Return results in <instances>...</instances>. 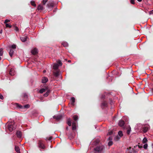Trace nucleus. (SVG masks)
Here are the masks:
<instances>
[{
	"instance_id": "nucleus-1",
	"label": "nucleus",
	"mask_w": 153,
	"mask_h": 153,
	"mask_svg": "<svg viewBox=\"0 0 153 153\" xmlns=\"http://www.w3.org/2000/svg\"><path fill=\"white\" fill-rule=\"evenodd\" d=\"M16 128V126L13 121L9 123L8 125V129L10 131H12L15 129Z\"/></svg>"
},
{
	"instance_id": "nucleus-2",
	"label": "nucleus",
	"mask_w": 153,
	"mask_h": 153,
	"mask_svg": "<svg viewBox=\"0 0 153 153\" xmlns=\"http://www.w3.org/2000/svg\"><path fill=\"white\" fill-rule=\"evenodd\" d=\"M104 147V146L102 145L97 146L94 148V150L97 152H101L103 150Z\"/></svg>"
},
{
	"instance_id": "nucleus-3",
	"label": "nucleus",
	"mask_w": 153,
	"mask_h": 153,
	"mask_svg": "<svg viewBox=\"0 0 153 153\" xmlns=\"http://www.w3.org/2000/svg\"><path fill=\"white\" fill-rule=\"evenodd\" d=\"M38 144V146L40 148L42 149H45V146L44 145V143L42 141H39Z\"/></svg>"
},
{
	"instance_id": "nucleus-4",
	"label": "nucleus",
	"mask_w": 153,
	"mask_h": 153,
	"mask_svg": "<svg viewBox=\"0 0 153 153\" xmlns=\"http://www.w3.org/2000/svg\"><path fill=\"white\" fill-rule=\"evenodd\" d=\"M149 128V125H145L143 128V131L144 133L146 132Z\"/></svg>"
},
{
	"instance_id": "nucleus-5",
	"label": "nucleus",
	"mask_w": 153,
	"mask_h": 153,
	"mask_svg": "<svg viewBox=\"0 0 153 153\" xmlns=\"http://www.w3.org/2000/svg\"><path fill=\"white\" fill-rule=\"evenodd\" d=\"M53 117L57 121H59L62 118V116L61 115H55Z\"/></svg>"
},
{
	"instance_id": "nucleus-6",
	"label": "nucleus",
	"mask_w": 153,
	"mask_h": 153,
	"mask_svg": "<svg viewBox=\"0 0 153 153\" xmlns=\"http://www.w3.org/2000/svg\"><path fill=\"white\" fill-rule=\"evenodd\" d=\"M108 106V103L107 102L105 101H103L101 105V106L102 109L104 108L105 107H107Z\"/></svg>"
},
{
	"instance_id": "nucleus-7",
	"label": "nucleus",
	"mask_w": 153,
	"mask_h": 153,
	"mask_svg": "<svg viewBox=\"0 0 153 153\" xmlns=\"http://www.w3.org/2000/svg\"><path fill=\"white\" fill-rule=\"evenodd\" d=\"M31 53L33 55H35L38 53V50L36 48H34L31 51Z\"/></svg>"
},
{
	"instance_id": "nucleus-8",
	"label": "nucleus",
	"mask_w": 153,
	"mask_h": 153,
	"mask_svg": "<svg viewBox=\"0 0 153 153\" xmlns=\"http://www.w3.org/2000/svg\"><path fill=\"white\" fill-rule=\"evenodd\" d=\"M27 36H23L20 37L21 40L23 42H25L27 40Z\"/></svg>"
},
{
	"instance_id": "nucleus-9",
	"label": "nucleus",
	"mask_w": 153,
	"mask_h": 153,
	"mask_svg": "<svg viewBox=\"0 0 153 153\" xmlns=\"http://www.w3.org/2000/svg\"><path fill=\"white\" fill-rule=\"evenodd\" d=\"M59 71L58 70H55L53 72V74L54 76L56 77H58L59 75Z\"/></svg>"
},
{
	"instance_id": "nucleus-10",
	"label": "nucleus",
	"mask_w": 153,
	"mask_h": 153,
	"mask_svg": "<svg viewBox=\"0 0 153 153\" xmlns=\"http://www.w3.org/2000/svg\"><path fill=\"white\" fill-rule=\"evenodd\" d=\"M125 124V122L123 120H120L118 123L119 126L121 127L123 126Z\"/></svg>"
},
{
	"instance_id": "nucleus-11",
	"label": "nucleus",
	"mask_w": 153,
	"mask_h": 153,
	"mask_svg": "<svg viewBox=\"0 0 153 153\" xmlns=\"http://www.w3.org/2000/svg\"><path fill=\"white\" fill-rule=\"evenodd\" d=\"M9 74L11 76H13L15 74V71L13 68H12L9 71Z\"/></svg>"
},
{
	"instance_id": "nucleus-12",
	"label": "nucleus",
	"mask_w": 153,
	"mask_h": 153,
	"mask_svg": "<svg viewBox=\"0 0 153 153\" xmlns=\"http://www.w3.org/2000/svg\"><path fill=\"white\" fill-rule=\"evenodd\" d=\"M54 6V3L53 2H49L47 5L48 8H51L52 9Z\"/></svg>"
},
{
	"instance_id": "nucleus-13",
	"label": "nucleus",
	"mask_w": 153,
	"mask_h": 153,
	"mask_svg": "<svg viewBox=\"0 0 153 153\" xmlns=\"http://www.w3.org/2000/svg\"><path fill=\"white\" fill-rule=\"evenodd\" d=\"M16 135L18 137L20 138L22 137V132L20 131H18L16 133Z\"/></svg>"
},
{
	"instance_id": "nucleus-14",
	"label": "nucleus",
	"mask_w": 153,
	"mask_h": 153,
	"mask_svg": "<svg viewBox=\"0 0 153 153\" xmlns=\"http://www.w3.org/2000/svg\"><path fill=\"white\" fill-rule=\"evenodd\" d=\"M48 81V79L47 77H44L42 79V83H45L47 82Z\"/></svg>"
},
{
	"instance_id": "nucleus-15",
	"label": "nucleus",
	"mask_w": 153,
	"mask_h": 153,
	"mask_svg": "<svg viewBox=\"0 0 153 153\" xmlns=\"http://www.w3.org/2000/svg\"><path fill=\"white\" fill-rule=\"evenodd\" d=\"M15 105L16 106V107L20 109H22L23 108V106H22V105L19 104L17 103H16L15 104Z\"/></svg>"
},
{
	"instance_id": "nucleus-16",
	"label": "nucleus",
	"mask_w": 153,
	"mask_h": 153,
	"mask_svg": "<svg viewBox=\"0 0 153 153\" xmlns=\"http://www.w3.org/2000/svg\"><path fill=\"white\" fill-rule=\"evenodd\" d=\"M14 51L13 50L10 49L9 52V54L10 57H12L14 54Z\"/></svg>"
},
{
	"instance_id": "nucleus-17",
	"label": "nucleus",
	"mask_w": 153,
	"mask_h": 153,
	"mask_svg": "<svg viewBox=\"0 0 153 153\" xmlns=\"http://www.w3.org/2000/svg\"><path fill=\"white\" fill-rule=\"evenodd\" d=\"M15 151L17 153H20L19 148L18 146H15Z\"/></svg>"
},
{
	"instance_id": "nucleus-18",
	"label": "nucleus",
	"mask_w": 153,
	"mask_h": 153,
	"mask_svg": "<svg viewBox=\"0 0 153 153\" xmlns=\"http://www.w3.org/2000/svg\"><path fill=\"white\" fill-rule=\"evenodd\" d=\"M59 66V65L57 64H54L53 68L55 70H58V68Z\"/></svg>"
},
{
	"instance_id": "nucleus-19",
	"label": "nucleus",
	"mask_w": 153,
	"mask_h": 153,
	"mask_svg": "<svg viewBox=\"0 0 153 153\" xmlns=\"http://www.w3.org/2000/svg\"><path fill=\"white\" fill-rule=\"evenodd\" d=\"M75 122H74L72 123V129L73 130H75L76 129V125Z\"/></svg>"
},
{
	"instance_id": "nucleus-20",
	"label": "nucleus",
	"mask_w": 153,
	"mask_h": 153,
	"mask_svg": "<svg viewBox=\"0 0 153 153\" xmlns=\"http://www.w3.org/2000/svg\"><path fill=\"white\" fill-rule=\"evenodd\" d=\"M131 131V128L130 126H128L127 128V133L128 134H129Z\"/></svg>"
},
{
	"instance_id": "nucleus-21",
	"label": "nucleus",
	"mask_w": 153,
	"mask_h": 153,
	"mask_svg": "<svg viewBox=\"0 0 153 153\" xmlns=\"http://www.w3.org/2000/svg\"><path fill=\"white\" fill-rule=\"evenodd\" d=\"M71 104L72 105H74V103L75 101V99L74 97H72L71 98Z\"/></svg>"
},
{
	"instance_id": "nucleus-22",
	"label": "nucleus",
	"mask_w": 153,
	"mask_h": 153,
	"mask_svg": "<svg viewBox=\"0 0 153 153\" xmlns=\"http://www.w3.org/2000/svg\"><path fill=\"white\" fill-rule=\"evenodd\" d=\"M67 124L69 126H71V119L70 118H69L67 119Z\"/></svg>"
},
{
	"instance_id": "nucleus-23",
	"label": "nucleus",
	"mask_w": 153,
	"mask_h": 153,
	"mask_svg": "<svg viewBox=\"0 0 153 153\" xmlns=\"http://www.w3.org/2000/svg\"><path fill=\"white\" fill-rule=\"evenodd\" d=\"M47 88H42L39 91V92L41 93V94H42V93L43 92H44L45 91L47 90Z\"/></svg>"
},
{
	"instance_id": "nucleus-24",
	"label": "nucleus",
	"mask_w": 153,
	"mask_h": 153,
	"mask_svg": "<svg viewBox=\"0 0 153 153\" xmlns=\"http://www.w3.org/2000/svg\"><path fill=\"white\" fill-rule=\"evenodd\" d=\"M37 9L39 10H43V6L41 5H39Z\"/></svg>"
},
{
	"instance_id": "nucleus-25",
	"label": "nucleus",
	"mask_w": 153,
	"mask_h": 153,
	"mask_svg": "<svg viewBox=\"0 0 153 153\" xmlns=\"http://www.w3.org/2000/svg\"><path fill=\"white\" fill-rule=\"evenodd\" d=\"M50 92V90H48L47 92L44 94V96L45 97H47L48 95L49 94Z\"/></svg>"
},
{
	"instance_id": "nucleus-26",
	"label": "nucleus",
	"mask_w": 153,
	"mask_h": 153,
	"mask_svg": "<svg viewBox=\"0 0 153 153\" xmlns=\"http://www.w3.org/2000/svg\"><path fill=\"white\" fill-rule=\"evenodd\" d=\"M62 45L65 47H67L68 46V44L67 42H64L62 43Z\"/></svg>"
},
{
	"instance_id": "nucleus-27",
	"label": "nucleus",
	"mask_w": 153,
	"mask_h": 153,
	"mask_svg": "<svg viewBox=\"0 0 153 153\" xmlns=\"http://www.w3.org/2000/svg\"><path fill=\"white\" fill-rule=\"evenodd\" d=\"M6 27V28H11L12 27V26L10 24H5Z\"/></svg>"
},
{
	"instance_id": "nucleus-28",
	"label": "nucleus",
	"mask_w": 153,
	"mask_h": 153,
	"mask_svg": "<svg viewBox=\"0 0 153 153\" xmlns=\"http://www.w3.org/2000/svg\"><path fill=\"white\" fill-rule=\"evenodd\" d=\"M131 147H130L129 149L127 148L125 153H132V151L131 150Z\"/></svg>"
},
{
	"instance_id": "nucleus-29",
	"label": "nucleus",
	"mask_w": 153,
	"mask_h": 153,
	"mask_svg": "<svg viewBox=\"0 0 153 153\" xmlns=\"http://www.w3.org/2000/svg\"><path fill=\"white\" fill-rule=\"evenodd\" d=\"M23 97L24 100L25 101L26 100L28 97L27 95L26 94H24Z\"/></svg>"
},
{
	"instance_id": "nucleus-30",
	"label": "nucleus",
	"mask_w": 153,
	"mask_h": 153,
	"mask_svg": "<svg viewBox=\"0 0 153 153\" xmlns=\"http://www.w3.org/2000/svg\"><path fill=\"white\" fill-rule=\"evenodd\" d=\"M30 3L31 5L33 6L34 7H36V4L35 3V2L34 1H31L30 2Z\"/></svg>"
},
{
	"instance_id": "nucleus-31",
	"label": "nucleus",
	"mask_w": 153,
	"mask_h": 153,
	"mask_svg": "<svg viewBox=\"0 0 153 153\" xmlns=\"http://www.w3.org/2000/svg\"><path fill=\"white\" fill-rule=\"evenodd\" d=\"M16 45L15 44L12 45L11 46L10 48H12V49H15L16 48Z\"/></svg>"
},
{
	"instance_id": "nucleus-32",
	"label": "nucleus",
	"mask_w": 153,
	"mask_h": 153,
	"mask_svg": "<svg viewBox=\"0 0 153 153\" xmlns=\"http://www.w3.org/2000/svg\"><path fill=\"white\" fill-rule=\"evenodd\" d=\"M57 63L58 65L59 66H61L62 65V62L60 60H59L57 61Z\"/></svg>"
},
{
	"instance_id": "nucleus-33",
	"label": "nucleus",
	"mask_w": 153,
	"mask_h": 153,
	"mask_svg": "<svg viewBox=\"0 0 153 153\" xmlns=\"http://www.w3.org/2000/svg\"><path fill=\"white\" fill-rule=\"evenodd\" d=\"M147 139L146 137H144L143 140V143L145 144L147 142Z\"/></svg>"
},
{
	"instance_id": "nucleus-34",
	"label": "nucleus",
	"mask_w": 153,
	"mask_h": 153,
	"mask_svg": "<svg viewBox=\"0 0 153 153\" xmlns=\"http://www.w3.org/2000/svg\"><path fill=\"white\" fill-rule=\"evenodd\" d=\"M30 107V105L29 104H27L26 105H24L23 106V108H29Z\"/></svg>"
},
{
	"instance_id": "nucleus-35",
	"label": "nucleus",
	"mask_w": 153,
	"mask_h": 153,
	"mask_svg": "<svg viewBox=\"0 0 153 153\" xmlns=\"http://www.w3.org/2000/svg\"><path fill=\"white\" fill-rule=\"evenodd\" d=\"M73 118L74 120L76 121L78 119V116L77 115L73 116Z\"/></svg>"
},
{
	"instance_id": "nucleus-36",
	"label": "nucleus",
	"mask_w": 153,
	"mask_h": 153,
	"mask_svg": "<svg viewBox=\"0 0 153 153\" xmlns=\"http://www.w3.org/2000/svg\"><path fill=\"white\" fill-rule=\"evenodd\" d=\"M118 134L120 137L123 136V132L121 131H119L118 132Z\"/></svg>"
},
{
	"instance_id": "nucleus-37",
	"label": "nucleus",
	"mask_w": 153,
	"mask_h": 153,
	"mask_svg": "<svg viewBox=\"0 0 153 153\" xmlns=\"http://www.w3.org/2000/svg\"><path fill=\"white\" fill-rule=\"evenodd\" d=\"M14 30H15L16 32H19V29L18 28V27L16 26H14Z\"/></svg>"
},
{
	"instance_id": "nucleus-38",
	"label": "nucleus",
	"mask_w": 153,
	"mask_h": 153,
	"mask_svg": "<svg viewBox=\"0 0 153 153\" xmlns=\"http://www.w3.org/2000/svg\"><path fill=\"white\" fill-rule=\"evenodd\" d=\"M113 144V142L111 141H110L108 143V145L109 146H111Z\"/></svg>"
},
{
	"instance_id": "nucleus-39",
	"label": "nucleus",
	"mask_w": 153,
	"mask_h": 153,
	"mask_svg": "<svg viewBox=\"0 0 153 153\" xmlns=\"http://www.w3.org/2000/svg\"><path fill=\"white\" fill-rule=\"evenodd\" d=\"M52 138V137H50L48 138V137L46 138V139H45V140H48L50 141V140H51Z\"/></svg>"
},
{
	"instance_id": "nucleus-40",
	"label": "nucleus",
	"mask_w": 153,
	"mask_h": 153,
	"mask_svg": "<svg viewBox=\"0 0 153 153\" xmlns=\"http://www.w3.org/2000/svg\"><path fill=\"white\" fill-rule=\"evenodd\" d=\"M3 53V49H0V56L2 55Z\"/></svg>"
},
{
	"instance_id": "nucleus-41",
	"label": "nucleus",
	"mask_w": 153,
	"mask_h": 153,
	"mask_svg": "<svg viewBox=\"0 0 153 153\" xmlns=\"http://www.w3.org/2000/svg\"><path fill=\"white\" fill-rule=\"evenodd\" d=\"M148 145L147 143H145V144L143 146V148L145 149H146L147 148Z\"/></svg>"
},
{
	"instance_id": "nucleus-42",
	"label": "nucleus",
	"mask_w": 153,
	"mask_h": 153,
	"mask_svg": "<svg viewBox=\"0 0 153 153\" xmlns=\"http://www.w3.org/2000/svg\"><path fill=\"white\" fill-rule=\"evenodd\" d=\"M10 21V20L7 19H6L4 22V24H7V22H8Z\"/></svg>"
},
{
	"instance_id": "nucleus-43",
	"label": "nucleus",
	"mask_w": 153,
	"mask_h": 153,
	"mask_svg": "<svg viewBox=\"0 0 153 153\" xmlns=\"http://www.w3.org/2000/svg\"><path fill=\"white\" fill-rule=\"evenodd\" d=\"M113 133V131H110L108 132V133L107 134L108 135H111Z\"/></svg>"
},
{
	"instance_id": "nucleus-44",
	"label": "nucleus",
	"mask_w": 153,
	"mask_h": 153,
	"mask_svg": "<svg viewBox=\"0 0 153 153\" xmlns=\"http://www.w3.org/2000/svg\"><path fill=\"white\" fill-rule=\"evenodd\" d=\"M134 0H131V1H130L131 3V4H135Z\"/></svg>"
},
{
	"instance_id": "nucleus-45",
	"label": "nucleus",
	"mask_w": 153,
	"mask_h": 153,
	"mask_svg": "<svg viewBox=\"0 0 153 153\" xmlns=\"http://www.w3.org/2000/svg\"><path fill=\"white\" fill-rule=\"evenodd\" d=\"M0 99L1 100H3L4 99V97L1 94H0Z\"/></svg>"
},
{
	"instance_id": "nucleus-46",
	"label": "nucleus",
	"mask_w": 153,
	"mask_h": 153,
	"mask_svg": "<svg viewBox=\"0 0 153 153\" xmlns=\"http://www.w3.org/2000/svg\"><path fill=\"white\" fill-rule=\"evenodd\" d=\"M120 139V138L118 136H117L115 138V140H118Z\"/></svg>"
},
{
	"instance_id": "nucleus-47",
	"label": "nucleus",
	"mask_w": 153,
	"mask_h": 153,
	"mask_svg": "<svg viewBox=\"0 0 153 153\" xmlns=\"http://www.w3.org/2000/svg\"><path fill=\"white\" fill-rule=\"evenodd\" d=\"M149 14L150 15V14H153V10H151V11H150L149 12Z\"/></svg>"
},
{
	"instance_id": "nucleus-48",
	"label": "nucleus",
	"mask_w": 153,
	"mask_h": 153,
	"mask_svg": "<svg viewBox=\"0 0 153 153\" xmlns=\"http://www.w3.org/2000/svg\"><path fill=\"white\" fill-rule=\"evenodd\" d=\"M108 139L110 141H111V140H112V137H110L108 138Z\"/></svg>"
},
{
	"instance_id": "nucleus-49",
	"label": "nucleus",
	"mask_w": 153,
	"mask_h": 153,
	"mask_svg": "<svg viewBox=\"0 0 153 153\" xmlns=\"http://www.w3.org/2000/svg\"><path fill=\"white\" fill-rule=\"evenodd\" d=\"M2 29H1V31H0V34H2Z\"/></svg>"
},
{
	"instance_id": "nucleus-50",
	"label": "nucleus",
	"mask_w": 153,
	"mask_h": 153,
	"mask_svg": "<svg viewBox=\"0 0 153 153\" xmlns=\"http://www.w3.org/2000/svg\"><path fill=\"white\" fill-rule=\"evenodd\" d=\"M102 98H103L105 97V96L102 95V97H101Z\"/></svg>"
},
{
	"instance_id": "nucleus-51",
	"label": "nucleus",
	"mask_w": 153,
	"mask_h": 153,
	"mask_svg": "<svg viewBox=\"0 0 153 153\" xmlns=\"http://www.w3.org/2000/svg\"><path fill=\"white\" fill-rule=\"evenodd\" d=\"M46 72V70H44L43 71V72H44V73Z\"/></svg>"
},
{
	"instance_id": "nucleus-52",
	"label": "nucleus",
	"mask_w": 153,
	"mask_h": 153,
	"mask_svg": "<svg viewBox=\"0 0 153 153\" xmlns=\"http://www.w3.org/2000/svg\"><path fill=\"white\" fill-rule=\"evenodd\" d=\"M139 2H141L142 1V0H137Z\"/></svg>"
},
{
	"instance_id": "nucleus-53",
	"label": "nucleus",
	"mask_w": 153,
	"mask_h": 153,
	"mask_svg": "<svg viewBox=\"0 0 153 153\" xmlns=\"http://www.w3.org/2000/svg\"><path fill=\"white\" fill-rule=\"evenodd\" d=\"M66 129L67 130H68V127H66Z\"/></svg>"
},
{
	"instance_id": "nucleus-54",
	"label": "nucleus",
	"mask_w": 153,
	"mask_h": 153,
	"mask_svg": "<svg viewBox=\"0 0 153 153\" xmlns=\"http://www.w3.org/2000/svg\"><path fill=\"white\" fill-rule=\"evenodd\" d=\"M71 62V61H70V60H68V62Z\"/></svg>"
},
{
	"instance_id": "nucleus-55",
	"label": "nucleus",
	"mask_w": 153,
	"mask_h": 153,
	"mask_svg": "<svg viewBox=\"0 0 153 153\" xmlns=\"http://www.w3.org/2000/svg\"><path fill=\"white\" fill-rule=\"evenodd\" d=\"M152 91H153V88H152Z\"/></svg>"
},
{
	"instance_id": "nucleus-56",
	"label": "nucleus",
	"mask_w": 153,
	"mask_h": 153,
	"mask_svg": "<svg viewBox=\"0 0 153 153\" xmlns=\"http://www.w3.org/2000/svg\"><path fill=\"white\" fill-rule=\"evenodd\" d=\"M112 78L111 79V81H112Z\"/></svg>"
},
{
	"instance_id": "nucleus-57",
	"label": "nucleus",
	"mask_w": 153,
	"mask_h": 153,
	"mask_svg": "<svg viewBox=\"0 0 153 153\" xmlns=\"http://www.w3.org/2000/svg\"><path fill=\"white\" fill-rule=\"evenodd\" d=\"M1 59V57H0V60Z\"/></svg>"
},
{
	"instance_id": "nucleus-58",
	"label": "nucleus",
	"mask_w": 153,
	"mask_h": 153,
	"mask_svg": "<svg viewBox=\"0 0 153 153\" xmlns=\"http://www.w3.org/2000/svg\"><path fill=\"white\" fill-rule=\"evenodd\" d=\"M152 145H153V144H152Z\"/></svg>"
}]
</instances>
